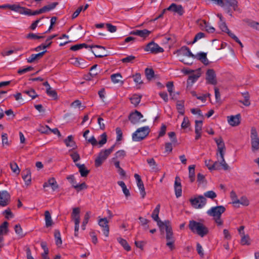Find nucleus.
Masks as SVG:
<instances>
[{
  "instance_id": "23",
  "label": "nucleus",
  "mask_w": 259,
  "mask_h": 259,
  "mask_svg": "<svg viewBox=\"0 0 259 259\" xmlns=\"http://www.w3.org/2000/svg\"><path fill=\"white\" fill-rule=\"evenodd\" d=\"M47 50H45L44 51L39 53L36 54H32L28 58H27V61L28 63H32L34 62L35 60H38L40 59L47 52Z\"/></svg>"
},
{
  "instance_id": "3",
  "label": "nucleus",
  "mask_w": 259,
  "mask_h": 259,
  "mask_svg": "<svg viewBox=\"0 0 259 259\" xmlns=\"http://www.w3.org/2000/svg\"><path fill=\"white\" fill-rule=\"evenodd\" d=\"M189 201L193 207L195 209H200L206 205L207 200L202 195H197L194 198H190Z\"/></svg>"
},
{
  "instance_id": "18",
  "label": "nucleus",
  "mask_w": 259,
  "mask_h": 259,
  "mask_svg": "<svg viewBox=\"0 0 259 259\" xmlns=\"http://www.w3.org/2000/svg\"><path fill=\"white\" fill-rule=\"evenodd\" d=\"M167 11H172L182 16L184 13L183 8L182 5H177L175 3L171 4L167 8Z\"/></svg>"
},
{
  "instance_id": "16",
  "label": "nucleus",
  "mask_w": 259,
  "mask_h": 259,
  "mask_svg": "<svg viewBox=\"0 0 259 259\" xmlns=\"http://www.w3.org/2000/svg\"><path fill=\"white\" fill-rule=\"evenodd\" d=\"M178 56L181 57L182 56H185L187 57H191L194 56V55L192 53L190 49L186 46L182 47L180 50L177 51Z\"/></svg>"
},
{
  "instance_id": "7",
  "label": "nucleus",
  "mask_w": 259,
  "mask_h": 259,
  "mask_svg": "<svg viewBox=\"0 0 259 259\" xmlns=\"http://www.w3.org/2000/svg\"><path fill=\"white\" fill-rule=\"evenodd\" d=\"M143 117V115L140 112L136 110L135 112H132L130 114L128 119L132 124H136L140 122H145L146 119H142Z\"/></svg>"
},
{
  "instance_id": "43",
  "label": "nucleus",
  "mask_w": 259,
  "mask_h": 259,
  "mask_svg": "<svg viewBox=\"0 0 259 259\" xmlns=\"http://www.w3.org/2000/svg\"><path fill=\"white\" fill-rule=\"evenodd\" d=\"M83 48H88L89 46L87 45L86 44H77L74 46H72L70 48V50L73 51H76L79 50H80Z\"/></svg>"
},
{
  "instance_id": "14",
  "label": "nucleus",
  "mask_w": 259,
  "mask_h": 259,
  "mask_svg": "<svg viewBox=\"0 0 259 259\" xmlns=\"http://www.w3.org/2000/svg\"><path fill=\"white\" fill-rule=\"evenodd\" d=\"M108 221L107 218H104L102 219H100L99 220L98 224L99 225L103 228V232L104 235L106 237H108L109 233V228L108 225Z\"/></svg>"
},
{
  "instance_id": "15",
  "label": "nucleus",
  "mask_w": 259,
  "mask_h": 259,
  "mask_svg": "<svg viewBox=\"0 0 259 259\" xmlns=\"http://www.w3.org/2000/svg\"><path fill=\"white\" fill-rule=\"evenodd\" d=\"M160 205L159 204L156 205V207L154 209L151 217L152 219L157 223L158 226L159 228H161L162 225H164V222L160 221L159 219L158 214L160 211Z\"/></svg>"
},
{
  "instance_id": "49",
  "label": "nucleus",
  "mask_w": 259,
  "mask_h": 259,
  "mask_svg": "<svg viewBox=\"0 0 259 259\" xmlns=\"http://www.w3.org/2000/svg\"><path fill=\"white\" fill-rule=\"evenodd\" d=\"M25 37L29 39H37L43 38L45 37V36L42 35H38L33 33H29L26 35Z\"/></svg>"
},
{
  "instance_id": "57",
  "label": "nucleus",
  "mask_w": 259,
  "mask_h": 259,
  "mask_svg": "<svg viewBox=\"0 0 259 259\" xmlns=\"http://www.w3.org/2000/svg\"><path fill=\"white\" fill-rule=\"evenodd\" d=\"M136 57L134 56L130 55L122 58L121 61L122 63H133Z\"/></svg>"
},
{
  "instance_id": "8",
  "label": "nucleus",
  "mask_w": 259,
  "mask_h": 259,
  "mask_svg": "<svg viewBox=\"0 0 259 259\" xmlns=\"http://www.w3.org/2000/svg\"><path fill=\"white\" fill-rule=\"evenodd\" d=\"M144 50L145 51L150 52L152 54H158L164 52V49L154 41H151L148 44Z\"/></svg>"
},
{
  "instance_id": "37",
  "label": "nucleus",
  "mask_w": 259,
  "mask_h": 259,
  "mask_svg": "<svg viewBox=\"0 0 259 259\" xmlns=\"http://www.w3.org/2000/svg\"><path fill=\"white\" fill-rule=\"evenodd\" d=\"M225 3L229 6L232 7L234 11H237L238 8V2L237 0H225Z\"/></svg>"
},
{
  "instance_id": "60",
  "label": "nucleus",
  "mask_w": 259,
  "mask_h": 259,
  "mask_svg": "<svg viewBox=\"0 0 259 259\" xmlns=\"http://www.w3.org/2000/svg\"><path fill=\"white\" fill-rule=\"evenodd\" d=\"M249 240H250V239H249V236L244 235L243 236H242L241 238V243L243 245H249L250 244Z\"/></svg>"
},
{
  "instance_id": "59",
  "label": "nucleus",
  "mask_w": 259,
  "mask_h": 259,
  "mask_svg": "<svg viewBox=\"0 0 259 259\" xmlns=\"http://www.w3.org/2000/svg\"><path fill=\"white\" fill-rule=\"evenodd\" d=\"M239 204L244 206H248L249 204V201L246 196H243L239 199Z\"/></svg>"
},
{
  "instance_id": "9",
  "label": "nucleus",
  "mask_w": 259,
  "mask_h": 259,
  "mask_svg": "<svg viewBox=\"0 0 259 259\" xmlns=\"http://www.w3.org/2000/svg\"><path fill=\"white\" fill-rule=\"evenodd\" d=\"M206 166L211 171L212 170H228L230 169V166L227 163H206Z\"/></svg>"
},
{
  "instance_id": "39",
  "label": "nucleus",
  "mask_w": 259,
  "mask_h": 259,
  "mask_svg": "<svg viewBox=\"0 0 259 259\" xmlns=\"http://www.w3.org/2000/svg\"><path fill=\"white\" fill-rule=\"evenodd\" d=\"M122 76L120 73H117L113 74L111 75V79L114 83H118L120 81V79L122 78Z\"/></svg>"
},
{
  "instance_id": "40",
  "label": "nucleus",
  "mask_w": 259,
  "mask_h": 259,
  "mask_svg": "<svg viewBox=\"0 0 259 259\" xmlns=\"http://www.w3.org/2000/svg\"><path fill=\"white\" fill-rule=\"evenodd\" d=\"M73 137L72 135L68 136L67 138L64 140V143L67 147H73L75 143L73 140Z\"/></svg>"
},
{
  "instance_id": "56",
  "label": "nucleus",
  "mask_w": 259,
  "mask_h": 259,
  "mask_svg": "<svg viewBox=\"0 0 259 259\" xmlns=\"http://www.w3.org/2000/svg\"><path fill=\"white\" fill-rule=\"evenodd\" d=\"M205 198H209L212 199L215 198L217 197L216 193L213 191H208L204 193V196Z\"/></svg>"
},
{
  "instance_id": "30",
  "label": "nucleus",
  "mask_w": 259,
  "mask_h": 259,
  "mask_svg": "<svg viewBox=\"0 0 259 259\" xmlns=\"http://www.w3.org/2000/svg\"><path fill=\"white\" fill-rule=\"evenodd\" d=\"M176 107L179 114L183 115L185 113L184 101L183 100L178 101Z\"/></svg>"
},
{
  "instance_id": "28",
  "label": "nucleus",
  "mask_w": 259,
  "mask_h": 259,
  "mask_svg": "<svg viewBox=\"0 0 259 259\" xmlns=\"http://www.w3.org/2000/svg\"><path fill=\"white\" fill-rule=\"evenodd\" d=\"M45 220L46 227L48 228L53 225V221L51 218V215L48 210H46L45 212Z\"/></svg>"
},
{
  "instance_id": "53",
  "label": "nucleus",
  "mask_w": 259,
  "mask_h": 259,
  "mask_svg": "<svg viewBox=\"0 0 259 259\" xmlns=\"http://www.w3.org/2000/svg\"><path fill=\"white\" fill-rule=\"evenodd\" d=\"M165 228L166 234H169V233H173L172 232V229L171 227L169 226V221H165L164 223V225L162 226L161 228H160V229H162L163 228Z\"/></svg>"
},
{
  "instance_id": "20",
  "label": "nucleus",
  "mask_w": 259,
  "mask_h": 259,
  "mask_svg": "<svg viewBox=\"0 0 259 259\" xmlns=\"http://www.w3.org/2000/svg\"><path fill=\"white\" fill-rule=\"evenodd\" d=\"M192 58L197 59L200 61L205 65H207L209 64V61L207 58V54L206 53H198L196 55H194V56L192 57Z\"/></svg>"
},
{
  "instance_id": "31",
  "label": "nucleus",
  "mask_w": 259,
  "mask_h": 259,
  "mask_svg": "<svg viewBox=\"0 0 259 259\" xmlns=\"http://www.w3.org/2000/svg\"><path fill=\"white\" fill-rule=\"evenodd\" d=\"M58 5V2H54L49 5L45 6L41 9L42 11V13H45L47 12H49L56 8V7Z\"/></svg>"
},
{
  "instance_id": "11",
  "label": "nucleus",
  "mask_w": 259,
  "mask_h": 259,
  "mask_svg": "<svg viewBox=\"0 0 259 259\" xmlns=\"http://www.w3.org/2000/svg\"><path fill=\"white\" fill-rule=\"evenodd\" d=\"M115 145H112L110 148L102 150L99 154L98 156L95 159V162H102L105 160L109 155L113 152Z\"/></svg>"
},
{
  "instance_id": "47",
  "label": "nucleus",
  "mask_w": 259,
  "mask_h": 259,
  "mask_svg": "<svg viewBox=\"0 0 259 259\" xmlns=\"http://www.w3.org/2000/svg\"><path fill=\"white\" fill-rule=\"evenodd\" d=\"M189 178L191 182H193L195 178V165H191L189 166Z\"/></svg>"
},
{
  "instance_id": "62",
  "label": "nucleus",
  "mask_w": 259,
  "mask_h": 259,
  "mask_svg": "<svg viewBox=\"0 0 259 259\" xmlns=\"http://www.w3.org/2000/svg\"><path fill=\"white\" fill-rule=\"evenodd\" d=\"M134 80L137 84H142L143 81L141 80V76L140 73H136L133 75Z\"/></svg>"
},
{
  "instance_id": "13",
  "label": "nucleus",
  "mask_w": 259,
  "mask_h": 259,
  "mask_svg": "<svg viewBox=\"0 0 259 259\" xmlns=\"http://www.w3.org/2000/svg\"><path fill=\"white\" fill-rule=\"evenodd\" d=\"M10 200V195L7 191L0 192V205L2 206H7Z\"/></svg>"
},
{
  "instance_id": "64",
  "label": "nucleus",
  "mask_w": 259,
  "mask_h": 259,
  "mask_svg": "<svg viewBox=\"0 0 259 259\" xmlns=\"http://www.w3.org/2000/svg\"><path fill=\"white\" fill-rule=\"evenodd\" d=\"M38 131L41 133L49 134L51 131V128L48 125L41 126L39 127Z\"/></svg>"
},
{
  "instance_id": "63",
  "label": "nucleus",
  "mask_w": 259,
  "mask_h": 259,
  "mask_svg": "<svg viewBox=\"0 0 259 259\" xmlns=\"http://www.w3.org/2000/svg\"><path fill=\"white\" fill-rule=\"evenodd\" d=\"M105 25L108 31H109L110 32L113 33L116 31V26L113 25L110 23H106Z\"/></svg>"
},
{
  "instance_id": "46",
  "label": "nucleus",
  "mask_w": 259,
  "mask_h": 259,
  "mask_svg": "<svg viewBox=\"0 0 259 259\" xmlns=\"http://www.w3.org/2000/svg\"><path fill=\"white\" fill-rule=\"evenodd\" d=\"M91 212L88 211L85 213L84 217V219L81 225V228L82 230H85V226L88 224L89 219L90 218Z\"/></svg>"
},
{
  "instance_id": "4",
  "label": "nucleus",
  "mask_w": 259,
  "mask_h": 259,
  "mask_svg": "<svg viewBox=\"0 0 259 259\" xmlns=\"http://www.w3.org/2000/svg\"><path fill=\"white\" fill-rule=\"evenodd\" d=\"M251 144L252 151L259 149V138L255 127H252L250 131Z\"/></svg>"
},
{
  "instance_id": "55",
  "label": "nucleus",
  "mask_w": 259,
  "mask_h": 259,
  "mask_svg": "<svg viewBox=\"0 0 259 259\" xmlns=\"http://www.w3.org/2000/svg\"><path fill=\"white\" fill-rule=\"evenodd\" d=\"M203 23H204V28L206 31H207L209 33H213L215 31V29L214 27L210 26L208 23L206 22V21L203 20Z\"/></svg>"
},
{
  "instance_id": "34",
  "label": "nucleus",
  "mask_w": 259,
  "mask_h": 259,
  "mask_svg": "<svg viewBox=\"0 0 259 259\" xmlns=\"http://www.w3.org/2000/svg\"><path fill=\"white\" fill-rule=\"evenodd\" d=\"M41 13H43L41 9L32 11L31 10L26 8L25 15L27 16H34Z\"/></svg>"
},
{
  "instance_id": "48",
  "label": "nucleus",
  "mask_w": 259,
  "mask_h": 259,
  "mask_svg": "<svg viewBox=\"0 0 259 259\" xmlns=\"http://www.w3.org/2000/svg\"><path fill=\"white\" fill-rule=\"evenodd\" d=\"M8 223L7 222H4L1 226H0V233H2L3 234H7L8 232Z\"/></svg>"
},
{
  "instance_id": "2",
  "label": "nucleus",
  "mask_w": 259,
  "mask_h": 259,
  "mask_svg": "<svg viewBox=\"0 0 259 259\" xmlns=\"http://www.w3.org/2000/svg\"><path fill=\"white\" fill-rule=\"evenodd\" d=\"M150 132L148 126H144L138 128L132 135L134 141L139 142L144 139Z\"/></svg>"
},
{
  "instance_id": "26",
  "label": "nucleus",
  "mask_w": 259,
  "mask_h": 259,
  "mask_svg": "<svg viewBox=\"0 0 259 259\" xmlns=\"http://www.w3.org/2000/svg\"><path fill=\"white\" fill-rule=\"evenodd\" d=\"M126 155V152L123 150H120L117 151L114 157L113 158L114 162H119V160H121Z\"/></svg>"
},
{
  "instance_id": "35",
  "label": "nucleus",
  "mask_w": 259,
  "mask_h": 259,
  "mask_svg": "<svg viewBox=\"0 0 259 259\" xmlns=\"http://www.w3.org/2000/svg\"><path fill=\"white\" fill-rule=\"evenodd\" d=\"M74 60L72 63L75 66H78L81 68H84L85 67L86 64L83 60L78 58H75L73 59Z\"/></svg>"
},
{
  "instance_id": "51",
  "label": "nucleus",
  "mask_w": 259,
  "mask_h": 259,
  "mask_svg": "<svg viewBox=\"0 0 259 259\" xmlns=\"http://www.w3.org/2000/svg\"><path fill=\"white\" fill-rule=\"evenodd\" d=\"M74 188L77 191L79 192L82 190L86 189L88 188V186L87 184L83 182L81 184H76V185L74 186Z\"/></svg>"
},
{
  "instance_id": "54",
  "label": "nucleus",
  "mask_w": 259,
  "mask_h": 259,
  "mask_svg": "<svg viewBox=\"0 0 259 259\" xmlns=\"http://www.w3.org/2000/svg\"><path fill=\"white\" fill-rule=\"evenodd\" d=\"M15 233L21 237H23L24 234L23 233L22 229L19 224H17L14 227Z\"/></svg>"
},
{
  "instance_id": "6",
  "label": "nucleus",
  "mask_w": 259,
  "mask_h": 259,
  "mask_svg": "<svg viewBox=\"0 0 259 259\" xmlns=\"http://www.w3.org/2000/svg\"><path fill=\"white\" fill-rule=\"evenodd\" d=\"M226 210V208L223 205H219L211 207L208 209L206 213L210 216L213 217H221L222 213H223Z\"/></svg>"
},
{
  "instance_id": "12",
  "label": "nucleus",
  "mask_w": 259,
  "mask_h": 259,
  "mask_svg": "<svg viewBox=\"0 0 259 259\" xmlns=\"http://www.w3.org/2000/svg\"><path fill=\"white\" fill-rule=\"evenodd\" d=\"M206 76V80L208 83L213 85L217 84L216 75L213 69H209L207 70Z\"/></svg>"
},
{
  "instance_id": "61",
  "label": "nucleus",
  "mask_w": 259,
  "mask_h": 259,
  "mask_svg": "<svg viewBox=\"0 0 259 259\" xmlns=\"http://www.w3.org/2000/svg\"><path fill=\"white\" fill-rule=\"evenodd\" d=\"M190 121L188 117L185 116L183 118V122L181 124L182 128H186L190 125Z\"/></svg>"
},
{
  "instance_id": "41",
  "label": "nucleus",
  "mask_w": 259,
  "mask_h": 259,
  "mask_svg": "<svg viewBox=\"0 0 259 259\" xmlns=\"http://www.w3.org/2000/svg\"><path fill=\"white\" fill-rule=\"evenodd\" d=\"M242 96L244 98V100L243 101H240V102L242 103L244 105L246 106H248L250 104V102L249 101V95L248 92H245L242 93Z\"/></svg>"
},
{
  "instance_id": "33",
  "label": "nucleus",
  "mask_w": 259,
  "mask_h": 259,
  "mask_svg": "<svg viewBox=\"0 0 259 259\" xmlns=\"http://www.w3.org/2000/svg\"><path fill=\"white\" fill-rule=\"evenodd\" d=\"M80 209L78 207H75L73 209L72 212L71 214L72 218L73 219L74 221L78 219L79 221H80Z\"/></svg>"
},
{
  "instance_id": "44",
  "label": "nucleus",
  "mask_w": 259,
  "mask_h": 259,
  "mask_svg": "<svg viewBox=\"0 0 259 259\" xmlns=\"http://www.w3.org/2000/svg\"><path fill=\"white\" fill-rule=\"evenodd\" d=\"M23 93L25 94L30 97L32 99H35L37 97V95L36 93L35 90L32 89H30L28 90H25L23 91Z\"/></svg>"
},
{
  "instance_id": "45",
  "label": "nucleus",
  "mask_w": 259,
  "mask_h": 259,
  "mask_svg": "<svg viewBox=\"0 0 259 259\" xmlns=\"http://www.w3.org/2000/svg\"><path fill=\"white\" fill-rule=\"evenodd\" d=\"M145 75L148 80H151L154 77V71L152 68H146L145 71Z\"/></svg>"
},
{
  "instance_id": "42",
  "label": "nucleus",
  "mask_w": 259,
  "mask_h": 259,
  "mask_svg": "<svg viewBox=\"0 0 259 259\" xmlns=\"http://www.w3.org/2000/svg\"><path fill=\"white\" fill-rule=\"evenodd\" d=\"M46 93L49 96L52 97L54 99L57 98V92L55 90H53L51 87L47 88Z\"/></svg>"
},
{
  "instance_id": "52",
  "label": "nucleus",
  "mask_w": 259,
  "mask_h": 259,
  "mask_svg": "<svg viewBox=\"0 0 259 259\" xmlns=\"http://www.w3.org/2000/svg\"><path fill=\"white\" fill-rule=\"evenodd\" d=\"M10 166L14 173L16 175H18L20 173V169L17 165V163H10Z\"/></svg>"
},
{
  "instance_id": "32",
  "label": "nucleus",
  "mask_w": 259,
  "mask_h": 259,
  "mask_svg": "<svg viewBox=\"0 0 259 259\" xmlns=\"http://www.w3.org/2000/svg\"><path fill=\"white\" fill-rule=\"evenodd\" d=\"M141 98L142 96L135 94L132 97H131L130 99L131 100V103L136 106L140 103Z\"/></svg>"
},
{
  "instance_id": "21",
  "label": "nucleus",
  "mask_w": 259,
  "mask_h": 259,
  "mask_svg": "<svg viewBox=\"0 0 259 259\" xmlns=\"http://www.w3.org/2000/svg\"><path fill=\"white\" fill-rule=\"evenodd\" d=\"M150 33L151 31L147 29L135 30L130 32V34L137 35L143 38L147 37Z\"/></svg>"
},
{
  "instance_id": "27",
  "label": "nucleus",
  "mask_w": 259,
  "mask_h": 259,
  "mask_svg": "<svg viewBox=\"0 0 259 259\" xmlns=\"http://www.w3.org/2000/svg\"><path fill=\"white\" fill-rule=\"evenodd\" d=\"M200 76V73L199 71H198L196 73H193L189 76L188 79L187 80V83L190 84H193L198 80Z\"/></svg>"
},
{
  "instance_id": "19",
  "label": "nucleus",
  "mask_w": 259,
  "mask_h": 259,
  "mask_svg": "<svg viewBox=\"0 0 259 259\" xmlns=\"http://www.w3.org/2000/svg\"><path fill=\"white\" fill-rule=\"evenodd\" d=\"M49 186L51 187L54 191L58 188L59 186L54 178H50L47 182L44 183L43 184L44 189Z\"/></svg>"
},
{
  "instance_id": "38",
  "label": "nucleus",
  "mask_w": 259,
  "mask_h": 259,
  "mask_svg": "<svg viewBox=\"0 0 259 259\" xmlns=\"http://www.w3.org/2000/svg\"><path fill=\"white\" fill-rule=\"evenodd\" d=\"M137 186L140 190V194L143 198L145 197L146 192L143 181L141 180L139 182H137Z\"/></svg>"
},
{
  "instance_id": "10",
  "label": "nucleus",
  "mask_w": 259,
  "mask_h": 259,
  "mask_svg": "<svg viewBox=\"0 0 259 259\" xmlns=\"http://www.w3.org/2000/svg\"><path fill=\"white\" fill-rule=\"evenodd\" d=\"M87 140L93 146H96L98 144L99 145V147H101L107 142V135L105 133L100 135V140L98 142L94 136H92L89 139H87Z\"/></svg>"
},
{
  "instance_id": "36",
  "label": "nucleus",
  "mask_w": 259,
  "mask_h": 259,
  "mask_svg": "<svg viewBox=\"0 0 259 259\" xmlns=\"http://www.w3.org/2000/svg\"><path fill=\"white\" fill-rule=\"evenodd\" d=\"M54 236L55 238V242L56 245L57 246H60L62 243V241L61 237L60 232L59 230H55Z\"/></svg>"
},
{
  "instance_id": "1",
  "label": "nucleus",
  "mask_w": 259,
  "mask_h": 259,
  "mask_svg": "<svg viewBox=\"0 0 259 259\" xmlns=\"http://www.w3.org/2000/svg\"><path fill=\"white\" fill-rule=\"evenodd\" d=\"M189 228L191 231L196 233L203 237L208 233V228L203 224L195 221H190L189 224Z\"/></svg>"
},
{
  "instance_id": "58",
  "label": "nucleus",
  "mask_w": 259,
  "mask_h": 259,
  "mask_svg": "<svg viewBox=\"0 0 259 259\" xmlns=\"http://www.w3.org/2000/svg\"><path fill=\"white\" fill-rule=\"evenodd\" d=\"M195 132H201L202 130V121L196 120H195Z\"/></svg>"
},
{
  "instance_id": "22",
  "label": "nucleus",
  "mask_w": 259,
  "mask_h": 259,
  "mask_svg": "<svg viewBox=\"0 0 259 259\" xmlns=\"http://www.w3.org/2000/svg\"><path fill=\"white\" fill-rule=\"evenodd\" d=\"M9 9H10L11 10L14 11L15 12L18 13L20 14L25 15L26 8L21 7L19 5H16V4L10 5V4Z\"/></svg>"
},
{
  "instance_id": "17",
  "label": "nucleus",
  "mask_w": 259,
  "mask_h": 259,
  "mask_svg": "<svg viewBox=\"0 0 259 259\" xmlns=\"http://www.w3.org/2000/svg\"><path fill=\"white\" fill-rule=\"evenodd\" d=\"M240 119L241 115L240 114L227 117V120L229 124L232 126L238 125L240 123Z\"/></svg>"
},
{
  "instance_id": "25",
  "label": "nucleus",
  "mask_w": 259,
  "mask_h": 259,
  "mask_svg": "<svg viewBox=\"0 0 259 259\" xmlns=\"http://www.w3.org/2000/svg\"><path fill=\"white\" fill-rule=\"evenodd\" d=\"M22 178L25 181V184L27 185H29L31 181V173L30 170L26 169L25 170L22 172Z\"/></svg>"
},
{
  "instance_id": "5",
  "label": "nucleus",
  "mask_w": 259,
  "mask_h": 259,
  "mask_svg": "<svg viewBox=\"0 0 259 259\" xmlns=\"http://www.w3.org/2000/svg\"><path fill=\"white\" fill-rule=\"evenodd\" d=\"M214 141L216 142L218 149L217 156L219 162H225L224 158V150L225 149V144L221 137L215 138Z\"/></svg>"
},
{
  "instance_id": "50",
  "label": "nucleus",
  "mask_w": 259,
  "mask_h": 259,
  "mask_svg": "<svg viewBox=\"0 0 259 259\" xmlns=\"http://www.w3.org/2000/svg\"><path fill=\"white\" fill-rule=\"evenodd\" d=\"M230 197L233 204H239V199L238 198L237 194L235 191H232L230 192Z\"/></svg>"
},
{
  "instance_id": "29",
  "label": "nucleus",
  "mask_w": 259,
  "mask_h": 259,
  "mask_svg": "<svg viewBox=\"0 0 259 259\" xmlns=\"http://www.w3.org/2000/svg\"><path fill=\"white\" fill-rule=\"evenodd\" d=\"M119 243L123 247V248L127 251L131 250V247L127 243V242L124 239L119 237L117 239Z\"/></svg>"
},
{
  "instance_id": "24",
  "label": "nucleus",
  "mask_w": 259,
  "mask_h": 259,
  "mask_svg": "<svg viewBox=\"0 0 259 259\" xmlns=\"http://www.w3.org/2000/svg\"><path fill=\"white\" fill-rule=\"evenodd\" d=\"M75 165L78 168L81 177H85L88 175L90 172V170L86 168L84 164L75 163Z\"/></svg>"
}]
</instances>
